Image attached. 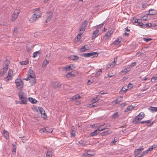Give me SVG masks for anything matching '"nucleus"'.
Here are the masks:
<instances>
[{
	"mask_svg": "<svg viewBox=\"0 0 157 157\" xmlns=\"http://www.w3.org/2000/svg\"><path fill=\"white\" fill-rule=\"evenodd\" d=\"M38 14L34 13L31 17L29 21L31 23L33 22L36 21L41 16V13L38 12Z\"/></svg>",
	"mask_w": 157,
	"mask_h": 157,
	"instance_id": "obj_1",
	"label": "nucleus"
},
{
	"mask_svg": "<svg viewBox=\"0 0 157 157\" xmlns=\"http://www.w3.org/2000/svg\"><path fill=\"white\" fill-rule=\"evenodd\" d=\"M98 54L96 52H90L88 53L83 54L82 56L85 57H87L92 56V57L98 56Z\"/></svg>",
	"mask_w": 157,
	"mask_h": 157,
	"instance_id": "obj_2",
	"label": "nucleus"
},
{
	"mask_svg": "<svg viewBox=\"0 0 157 157\" xmlns=\"http://www.w3.org/2000/svg\"><path fill=\"white\" fill-rule=\"evenodd\" d=\"M20 11L19 9H17L15 10L14 13L12 15L11 21H13L15 20L18 16Z\"/></svg>",
	"mask_w": 157,
	"mask_h": 157,
	"instance_id": "obj_3",
	"label": "nucleus"
},
{
	"mask_svg": "<svg viewBox=\"0 0 157 157\" xmlns=\"http://www.w3.org/2000/svg\"><path fill=\"white\" fill-rule=\"evenodd\" d=\"M19 98L21 100H24L26 102H27V98L25 93L21 91H20L18 94Z\"/></svg>",
	"mask_w": 157,
	"mask_h": 157,
	"instance_id": "obj_4",
	"label": "nucleus"
},
{
	"mask_svg": "<svg viewBox=\"0 0 157 157\" xmlns=\"http://www.w3.org/2000/svg\"><path fill=\"white\" fill-rule=\"evenodd\" d=\"M15 83L17 87H20L22 88L23 86V83L21 79L20 78L17 79L15 80Z\"/></svg>",
	"mask_w": 157,
	"mask_h": 157,
	"instance_id": "obj_5",
	"label": "nucleus"
},
{
	"mask_svg": "<svg viewBox=\"0 0 157 157\" xmlns=\"http://www.w3.org/2000/svg\"><path fill=\"white\" fill-rule=\"evenodd\" d=\"M87 22L86 20H85L82 24L81 26L79 28V31L80 32H83L85 30L87 24Z\"/></svg>",
	"mask_w": 157,
	"mask_h": 157,
	"instance_id": "obj_6",
	"label": "nucleus"
},
{
	"mask_svg": "<svg viewBox=\"0 0 157 157\" xmlns=\"http://www.w3.org/2000/svg\"><path fill=\"white\" fill-rule=\"evenodd\" d=\"M13 74V71L12 70L10 69L9 70L8 72V75L4 78V80L6 81H8L12 77Z\"/></svg>",
	"mask_w": 157,
	"mask_h": 157,
	"instance_id": "obj_7",
	"label": "nucleus"
},
{
	"mask_svg": "<svg viewBox=\"0 0 157 157\" xmlns=\"http://www.w3.org/2000/svg\"><path fill=\"white\" fill-rule=\"evenodd\" d=\"M46 16L47 17V19L46 20V22L47 23L49 22L51 19L52 18L53 16V13L51 12H47L46 13Z\"/></svg>",
	"mask_w": 157,
	"mask_h": 157,
	"instance_id": "obj_8",
	"label": "nucleus"
},
{
	"mask_svg": "<svg viewBox=\"0 0 157 157\" xmlns=\"http://www.w3.org/2000/svg\"><path fill=\"white\" fill-rule=\"evenodd\" d=\"M35 76L29 77V80L32 85H33L36 82V79L35 78Z\"/></svg>",
	"mask_w": 157,
	"mask_h": 157,
	"instance_id": "obj_9",
	"label": "nucleus"
},
{
	"mask_svg": "<svg viewBox=\"0 0 157 157\" xmlns=\"http://www.w3.org/2000/svg\"><path fill=\"white\" fill-rule=\"evenodd\" d=\"M99 30H97L95 31L93 34L92 39L93 40L98 35Z\"/></svg>",
	"mask_w": 157,
	"mask_h": 157,
	"instance_id": "obj_10",
	"label": "nucleus"
},
{
	"mask_svg": "<svg viewBox=\"0 0 157 157\" xmlns=\"http://www.w3.org/2000/svg\"><path fill=\"white\" fill-rule=\"evenodd\" d=\"M7 70V68L6 67H3L1 70L0 73V76L2 77L6 72Z\"/></svg>",
	"mask_w": 157,
	"mask_h": 157,
	"instance_id": "obj_11",
	"label": "nucleus"
},
{
	"mask_svg": "<svg viewBox=\"0 0 157 157\" xmlns=\"http://www.w3.org/2000/svg\"><path fill=\"white\" fill-rule=\"evenodd\" d=\"M143 150L144 148H143L141 147H139L138 149L135 151V153L136 155H138L141 153L142 151Z\"/></svg>",
	"mask_w": 157,
	"mask_h": 157,
	"instance_id": "obj_12",
	"label": "nucleus"
},
{
	"mask_svg": "<svg viewBox=\"0 0 157 157\" xmlns=\"http://www.w3.org/2000/svg\"><path fill=\"white\" fill-rule=\"evenodd\" d=\"M111 131L109 130L103 132L102 133H101V136H106L109 134H110L111 133Z\"/></svg>",
	"mask_w": 157,
	"mask_h": 157,
	"instance_id": "obj_13",
	"label": "nucleus"
},
{
	"mask_svg": "<svg viewBox=\"0 0 157 157\" xmlns=\"http://www.w3.org/2000/svg\"><path fill=\"white\" fill-rule=\"evenodd\" d=\"M141 120L140 119H139V118L136 116V117L133 120V122L134 124H138L140 123V121Z\"/></svg>",
	"mask_w": 157,
	"mask_h": 157,
	"instance_id": "obj_14",
	"label": "nucleus"
},
{
	"mask_svg": "<svg viewBox=\"0 0 157 157\" xmlns=\"http://www.w3.org/2000/svg\"><path fill=\"white\" fill-rule=\"evenodd\" d=\"M28 75L29 77L35 76V75L33 73V71L31 69H30L28 71Z\"/></svg>",
	"mask_w": 157,
	"mask_h": 157,
	"instance_id": "obj_15",
	"label": "nucleus"
},
{
	"mask_svg": "<svg viewBox=\"0 0 157 157\" xmlns=\"http://www.w3.org/2000/svg\"><path fill=\"white\" fill-rule=\"evenodd\" d=\"M10 64V61L8 60H6L4 62L3 65V67H6L7 68V69H8V66Z\"/></svg>",
	"mask_w": 157,
	"mask_h": 157,
	"instance_id": "obj_16",
	"label": "nucleus"
},
{
	"mask_svg": "<svg viewBox=\"0 0 157 157\" xmlns=\"http://www.w3.org/2000/svg\"><path fill=\"white\" fill-rule=\"evenodd\" d=\"M134 108L132 105H130L127 107V108L124 110L125 112H128L132 110Z\"/></svg>",
	"mask_w": 157,
	"mask_h": 157,
	"instance_id": "obj_17",
	"label": "nucleus"
},
{
	"mask_svg": "<svg viewBox=\"0 0 157 157\" xmlns=\"http://www.w3.org/2000/svg\"><path fill=\"white\" fill-rule=\"evenodd\" d=\"M52 132V131H47L45 128H42L40 129V133L42 132Z\"/></svg>",
	"mask_w": 157,
	"mask_h": 157,
	"instance_id": "obj_18",
	"label": "nucleus"
},
{
	"mask_svg": "<svg viewBox=\"0 0 157 157\" xmlns=\"http://www.w3.org/2000/svg\"><path fill=\"white\" fill-rule=\"evenodd\" d=\"M75 76L72 71H71V72L68 73L66 75V76L67 78L73 77Z\"/></svg>",
	"mask_w": 157,
	"mask_h": 157,
	"instance_id": "obj_19",
	"label": "nucleus"
},
{
	"mask_svg": "<svg viewBox=\"0 0 157 157\" xmlns=\"http://www.w3.org/2000/svg\"><path fill=\"white\" fill-rule=\"evenodd\" d=\"M52 151L50 150H48L47 151L46 157H52Z\"/></svg>",
	"mask_w": 157,
	"mask_h": 157,
	"instance_id": "obj_20",
	"label": "nucleus"
},
{
	"mask_svg": "<svg viewBox=\"0 0 157 157\" xmlns=\"http://www.w3.org/2000/svg\"><path fill=\"white\" fill-rule=\"evenodd\" d=\"M24 100H21V101H16L15 102L16 104H26L27 102L24 101Z\"/></svg>",
	"mask_w": 157,
	"mask_h": 157,
	"instance_id": "obj_21",
	"label": "nucleus"
},
{
	"mask_svg": "<svg viewBox=\"0 0 157 157\" xmlns=\"http://www.w3.org/2000/svg\"><path fill=\"white\" fill-rule=\"evenodd\" d=\"M137 117L141 120L144 117V114L143 112H141Z\"/></svg>",
	"mask_w": 157,
	"mask_h": 157,
	"instance_id": "obj_22",
	"label": "nucleus"
},
{
	"mask_svg": "<svg viewBox=\"0 0 157 157\" xmlns=\"http://www.w3.org/2000/svg\"><path fill=\"white\" fill-rule=\"evenodd\" d=\"M100 131H99V128L94 131V132L91 133V136H94L97 135L99 133V132Z\"/></svg>",
	"mask_w": 157,
	"mask_h": 157,
	"instance_id": "obj_23",
	"label": "nucleus"
},
{
	"mask_svg": "<svg viewBox=\"0 0 157 157\" xmlns=\"http://www.w3.org/2000/svg\"><path fill=\"white\" fill-rule=\"evenodd\" d=\"M81 98L79 95H76L73 96L71 98V100L73 101H76L77 99H79Z\"/></svg>",
	"mask_w": 157,
	"mask_h": 157,
	"instance_id": "obj_24",
	"label": "nucleus"
},
{
	"mask_svg": "<svg viewBox=\"0 0 157 157\" xmlns=\"http://www.w3.org/2000/svg\"><path fill=\"white\" fill-rule=\"evenodd\" d=\"M157 147V144H154L153 145L151 146L150 147H149L147 150L148 152L149 151H151L152 150L153 148H155V147Z\"/></svg>",
	"mask_w": 157,
	"mask_h": 157,
	"instance_id": "obj_25",
	"label": "nucleus"
},
{
	"mask_svg": "<svg viewBox=\"0 0 157 157\" xmlns=\"http://www.w3.org/2000/svg\"><path fill=\"white\" fill-rule=\"evenodd\" d=\"M155 10H154L151 9L149 10V13L147 14L152 15L155 14Z\"/></svg>",
	"mask_w": 157,
	"mask_h": 157,
	"instance_id": "obj_26",
	"label": "nucleus"
},
{
	"mask_svg": "<svg viewBox=\"0 0 157 157\" xmlns=\"http://www.w3.org/2000/svg\"><path fill=\"white\" fill-rule=\"evenodd\" d=\"M149 109L152 112L157 111V107H151Z\"/></svg>",
	"mask_w": 157,
	"mask_h": 157,
	"instance_id": "obj_27",
	"label": "nucleus"
},
{
	"mask_svg": "<svg viewBox=\"0 0 157 157\" xmlns=\"http://www.w3.org/2000/svg\"><path fill=\"white\" fill-rule=\"evenodd\" d=\"M3 135L6 139H7V138H8L9 133L7 131H5L4 130L3 131Z\"/></svg>",
	"mask_w": 157,
	"mask_h": 157,
	"instance_id": "obj_28",
	"label": "nucleus"
},
{
	"mask_svg": "<svg viewBox=\"0 0 157 157\" xmlns=\"http://www.w3.org/2000/svg\"><path fill=\"white\" fill-rule=\"evenodd\" d=\"M28 100L29 101L33 104H35L37 102V101L36 100L33 99L32 98H29Z\"/></svg>",
	"mask_w": 157,
	"mask_h": 157,
	"instance_id": "obj_29",
	"label": "nucleus"
},
{
	"mask_svg": "<svg viewBox=\"0 0 157 157\" xmlns=\"http://www.w3.org/2000/svg\"><path fill=\"white\" fill-rule=\"evenodd\" d=\"M111 30L110 32L109 30L106 33L105 35V37H106V38H108L111 35V34L112 33H111Z\"/></svg>",
	"mask_w": 157,
	"mask_h": 157,
	"instance_id": "obj_30",
	"label": "nucleus"
},
{
	"mask_svg": "<svg viewBox=\"0 0 157 157\" xmlns=\"http://www.w3.org/2000/svg\"><path fill=\"white\" fill-rule=\"evenodd\" d=\"M90 155H92L91 154H88L87 152H86L85 153L83 154L82 155V157H91Z\"/></svg>",
	"mask_w": 157,
	"mask_h": 157,
	"instance_id": "obj_31",
	"label": "nucleus"
},
{
	"mask_svg": "<svg viewBox=\"0 0 157 157\" xmlns=\"http://www.w3.org/2000/svg\"><path fill=\"white\" fill-rule=\"evenodd\" d=\"M122 97L121 96H120L119 98L116 99L115 101L116 102V104H118L120 102L122 101Z\"/></svg>",
	"mask_w": 157,
	"mask_h": 157,
	"instance_id": "obj_32",
	"label": "nucleus"
},
{
	"mask_svg": "<svg viewBox=\"0 0 157 157\" xmlns=\"http://www.w3.org/2000/svg\"><path fill=\"white\" fill-rule=\"evenodd\" d=\"M86 46H87V45H86L85 46H82V47H81L80 49V50L82 52H85L86 50H87L86 48Z\"/></svg>",
	"mask_w": 157,
	"mask_h": 157,
	"instance_id": "obj_33",
	"label": "nucleus"
},
{
	"mask_svg": "<svg viewBox=\"0 0 157 157\" xmlns=\"http://www.w3.org/2000/svg\"><path fill=\"white\" fill-rule=\"evenodd\" d=\"M118 140V138L117 137H115L114 140L111 142V145H114L115 144V143Z\"/></svg>",
	"mask_w": 157,
	"mask_h": 157,
	"instance_id": "obj_34",
	"label": "nucleus"
},
{
	"mask_svg": "<svg viewBox=\"0 0 157 157\" xmlns=\"http://www.w3.org/2000/svg\"><path fill=\"white\" fill-rule=\"evenodd\" d=\"M86 152L88 153L89 154H90L91 155H90V156L92 157V156H93L94 155H95V153L93 152V151H91L90 150H87Z\"/></svg>",
	"mask_w": 157,
	"mask_h": 157,
	"instance_id": "obj_35",
	"label": "nucleus"
},
{
	"mask_svg": "<svg viewBox=\"0 0 157 157\" xmlns=\"http://www.w3.org/2000/svg\"><path fill=\"white\" fill-rule=\"evenodd\" d=\"M103 126L102 125V127ZM102 127V125H101L100 127L99 128V131H103V130L107 128L108 127V126H104L103 127L101 128V127Z\"/></svg>",
	"mask_w": 157,
	"mask_h": 157,
	"instance_id": "obj_36",
	"label": "nucleus"
},
{
	"mask_svg": "<svg viewBox=\"0 0 157 157\" xmlns=\"http://www.w3.org/2000/svg\"><path fill=\"white\" fill-rule=\"evenodd\" d=\"M63 69L66 71H68L71 70V65H67L63 67Z\"/></svg>",
	"mask_w": 157,
	"mask_h": 157,
	"instance_id": "obj_37",
	"label": "nucleus"
},
{
	"mask_svg": "<svg viewBox=\"0 0 157 157\" xmlns=\"http://www.w3.org/2000/svg\"><path fill=\"white\" fill-rule=\"evenodd\" d=\"M16 147L14 145H13V149L12 150V151L13 152V154H16Z\"/></svg>",
	"mask_w": 157,
	"mask_h": 157,
	"instance_id": "obj_38",
	"label": "nucleus"
},
{
	"mask_svg": "<svg viewBox=\"0 0 157 157\" xmlns=\"http://www.w3.org/2000/svg\"><path fill=\"white\" fill-rule=\"evenodd\" d=\"M102 73V71L101 69H99L98 71L96 72L95 74V76L96 77H98L99 76L100 74Z\"/></svg>",
	"mask_w": 157,
	"mask_h": 157,
	"instance_id": "obj_39",
	"label": "nucleus"
},
{
	"mask_svg": "<svg viewBox=\"0 0 157 157\" xmlns=\"http://www.w3.org/2000/svg\"><path fill=\"white\" fill-rule=\"evenodd\" d=\"M54 88L56 87H60L61 86V84L58 82H56L54 83Z\"/></svg>",
	"mask_w": 157,
	"mask_h": 157,
	"instance_id": "obj_40",
	"label": "nucleus"
},
{
	"mask_svg": "<svg viewBox=\"0 0 157 157\" xmlns=\"http://www.w3.org/2000/svg\"><path fill=\"white\" fill-rule=\"evenodd\" d=\"M49 61H47L45 59L44 61L42 64V67H44L48 63Z\"/></svg>",
	"mask_w": 157,
	"mask_h": 157,
	"instance_id": "obj_41",
	"label": "nucleus"
},
{
	"mask_svg": "<svg viewBox=\"0 0 157 157\" xmlns=\"http://www.w3.org/2000/svg\"><path fill=\"white\" fill-rule=\"evenodd\" d=\"M149 86H146L145 85L144 86V88L141 89L140 91H145L148 89L149 88Z\"/></svg>",
	"mask_w": 157,
	"mask_h": 157,
	"instance_id": "obj_42",
	"label": "nucleus"
},
{
	"mask_svg": "<svg viewBox=\"0 0 157 157\" xmlns=\"http://www.w3.org/2000/svg\"><path fill=\"white\" fill-rule=\"evenodd\" d=\"M144 26H145V28H148L152 26V24L151 23L146 24H144Z\"/></svg>",
	"mask_w": 157,
	"mask_h": 157,
	"instance_id": "obj_43",
	"label": "nucleus"
},
{
	"mask_svg": "<svg viewBox=\"0 0 157 157\" xmlns=\"http://www.w3.org/2000/svg\"><path fill=\"white\" fill-rule=\"evenodd\" d=\"M71 58L73 60H77L79 59L78 57L77 56L75 55L72 56Z\"/></svg>",
	"mask_w": 157,
	"mask_h": 157,
	"instance_id": "obj_44",
	"label": "nucleus"
},
{
	"mask_svg": "<svg viewBox=\"0 0 157 157\" xmlns=\"http://www.w3.org/2000/svg\"><path fill=\"white\" fill-rule=\"evenodd\" d=\"M138 24L139 26H140L142 28H145V26H144V24L143 23L138 22Z\"/></svg>",
	"mask_w": 157,
	"mask_h": 157,
	"instance_id": "obj_45",
	"label": "nucleus"
},
{
	"mask_svg": "<svg viewBox=\"0 0 157 157\" xmlns=\"http://www.w3.org/2000/svg\"><path fill=\"white\" fill-rule=\"evenodd\" d=\"M38 110L40 112L41 115H42V113L44 111V110L41 107H39L38 108Z\"/></svg>",
	"mask_w": 157,
	"mask_h": 157,
	"instance_id": "obj_46",
	"label": "nucleus"
},
{
	"mask_svg": "<svg viewBox=\"0 0 157 157\" xmlns=\"http://www.w3.org/2000/svg\"><path fill=\"white\" fill-rule=\"evenodd\" d=\"M152 39L150 38H143V40L145 41L146 42H147L151 40H152Z\"/></svg>",
	"mask_w": 157,
	"mask_h": 157,
	"instance_id": "obj_47",
	"label": "nucleus"
},
{
	"mask_svg": "<svg viewBox=\"0 0 157 157\" xmlns=\"http://www.w3.org/2000/svg\"><path fill=\"white\" fill-rule=\"evenodd\" d=\"M39 51H37V52H34L33 54V58L36 57L37 56V54H39Z\"/></svg>",
	"mask_w": 157,
	"mask_h": 157,
	"instance_id": "obj_48",
	"label": "nucleus"
},
{
	"mask_svg": "<svg viewBox=\"0 0 157 157\" xmlns=\"http://www.w3.org/2000/svg\"><path fill=\"white\" fill-rule=\"evenodd\" d=\"M29 62L28 61H22L20 62V64L22 65L27 64Z\"/></svg>",
	"mask_w": 157,
	"mask_h": 157,
	"instance_id": "obj_49",
	"label": "nucleus"
},
{
	"mask_svg": "<svg viewBox=\"0 0 157 157\" xmlns=\"http://www.w3.org/2000/svg\"><path fill=\"white\" fill-rule=\"evenodd\" d=\"M75 132L74 130H72L71 131V137H74L75 136Z\"/></svg>",
	"mask_w": 157,
	"mask_h": 157,
	"instance_id": "obj_50",
	"label": "nucleus"
},
{
	"mask_svg": "<svg viewBox=\"0 0 157 157\" xmlns=\"http://www.w3.org/2000/svg\"><path fill=\"white\" fill-rule=\"evenodd\" d=\"M128 90V89H126L124 86L122 88L121 90V91L123 92L124 93H125Z\"/></svg>",
	"mask_w": 157,
	"mask_h": 157,
	"instance_id": "obj_51",
	"label": "nucleus"
},
{
	"mask_svg": "<svg viewBox=\"0 0 157 157\" xmlns=\"http://www.w3.org/2000/svg\"><path fill=\"white\" fill-rule=\"evenodd\" d=\"M120 42L118 41V40H117L113 42V44H114L115 45H117L119 44Z\"/></svg>",
	"mask_w": 157,
	"mask_h": 157,
	"instance_id": "obj_52",
	"label": "nucleus"
},
{
	"mask_svg": "<svg viewBox=\"0 0 157 157\" xmlns=\"http://www.w3.org/2000/svg\"><path fill=\"white\" fill-rule=\"evenodd\" d=\"M40 9L39 8H36L35 9H34L33 10V13L37 14V13H36V11H38L40 10Z\"/></svg>",
	"mask_w": 157,
	"mask_h": 157,
	"instance_id": "obj_53",
	"label": "nucleus"
},
{
	"mask_svg": "<svg viewBox=\"0 0 157 157\" xmlns=\"http://www.w3.org/2000/svg\"><path fill=\"white\" fill-rule=\"evenodd\" d=\"M150 122H151L150 120H147V121H142L140 122V123H141L142 124H143L145 123H149Z\"/></svg>",
	"mask_w": 157,
	"mask_h": 157,
	"instance_id": "obj_54",
	"label": "nucleus"
},
{
	"mask_svg": "<svg viewBox=\"0 0 157 157\" xmlns=\"http://www.w3.org/2000/svg\"><path fill=\"white\" fill-rule=\"evenodd\" d=\"M17 28H15L14 29L13 32V34L15 36L17 33Z\"/></svg>",
	"mask_w": 157,
	"mask_h": 157,
	"instance_id": "obj_55",
	"label": "nucleus"
},
{
	"mask_svg": "<svg viewBox=\"0 0 157 157\" xmlns=\"http://www.w3.org/2000/svg\"><path fill=\"white\" fill-rule=\"evenodd\" d=\"M133 86V85L132 84L129 83L128 84L127 88H131Z\"/></svg>",
	"mask_w": 157,
	"mask_h": 157,
	"instance_id": "obj_56",
	"label": "nucleus"
},
{
	"mask_svg": "<svg viewBox=\"0 0 157 157\" xmlns=\"http://www.w3.org/2000/svg\"><path fill=\"white\" fill-rule=\"evenodd\" d=\"M157 79V77H153L151 78V81L152 82H155V81Z\"/></svg>",
	"mask_w": 157,
	"mask_h": 157,
	"instance_id": "obj_57",
	"label": "nucleus"
},
{
	"mask_svg": "<svg viewBox=\"0 0 157 157\" xmlns=\"http://www.w3.org/2000/svg\"><path fill=\"white\" fill-rule=\"evenodd\" d=\"M42 116H43V118L44 119H45L47 118V116L46 115V113L45 112V111L43 112L42 114V115H41Z\"/></svg>",
	"mask_w": 157,
	"mask_h": 157,
	"instance_id": "obj_58",
	"label": "nucleus"
},
{
	"mask_svg": "<svg viewBox=\"0 0 157 157\" xmlns=\"http://www.w3.org/2000/svg\"><path fill=\"white\" fill-rule=\"evenodd\" d=\"M118 116V114L117 113H115L113 115V117L115 118Z\"/></svg>",
	"mask_w": 157,
	"mask_h": 157,
	"instance_id": "obj_59",
	"label": "nucleus"
},
{
	"mask_svg": "<svg viewBox=\"0 0 157 157\" xmlns=\"http://www.w3.org/2000/svg\"><path fill=\"white\" fill-rule=\"evenodd\" d=\"M103 24L102 23V24H101L98 25L97 26V29H98L99 28V29L101 28L103 26Z\"/></svg>",
	"mask_w": 157,
	"mask_h": 157,
	"instance_id": "obj_60",
	"label": "nucleus"
},
{
	"mask_svg": "<svg viewBox=\"0 0 157 157\" xmlns=\"http://www.w3.org/2000/svg\"><path fill=\"white\" fill-rule=\"evenodd\" d=\"M136 65V62H133V63H132L131 64L130 66L131 67H133L135 66Z\"/></svg>",
	"mask_w": 157,
	"mask_h": 157,
	"instance_id": "obj_61",
	"label": "nucleus"
},
{
	"mask_svg": "<svg viewBox=\"0 0 157 157\" xmlns=\"http://www.w3.org/2000/svg\"><path fill=\"white\" fill-rule=\"evenodd\" d=\"M83 33V32L82 33H79L78 34V35L77 36V38L78 39H80L81 37V35H82V34Z\"/></svg>",
	"mask_w": 157,
	"mask_h": 157,
	"instance_id": "obj_62",
	"label": "nucleus"
},
{
	"mask_svg": "<svg viewBox=\"0 0 157 157\" xmlns=\"http://www.w3.org/2000/svg\"><path fill=\"white\" fill-rule=\"evenodd\" d=\"M143 20L144 21H146L147 20V16H144L142 18Z\"/></svg>",
	"mask_w": 157,
	"mask_h": 157,
	"instance_id": "obj_63",
	"label": "nucleus"
},
{
	"mask_svg": "<svg viewBox=\"0 0 157 157\" xmlns=\"http://www.w3.org/2000/svg\"><path fill=\"white\" fill-rule=\"evenodd\" d=\"M134 21V22L135 23H138V19H136V18H134L133 19Z\"/></svg>",
	"mask_w": 157,
	"mask_h": 157,
	"instance_id": "obj_64",
	"label": "nucleus"
}]
</instances>
